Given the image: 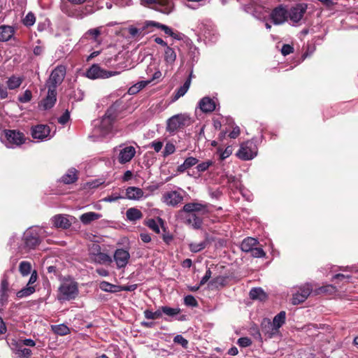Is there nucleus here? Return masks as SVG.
<instances>
[{
	"instance_id": "nucleus-64",
	"label": "nucleus",
	"mask_w": 358,
	"mask_h": 358,
	"mask_svg": "<svg viewBox=\"0 0 358 358\" xmlns=\"http://www.w3.org/2000/svg\"><path fill=\"white\" fill-rule=\"evenodd\" d=\"M240 134V129L238 127H235L233 128V130L229 133V136L231 138H236Z\"/></svg>"
},
{
	"instance_id": "nucleus-42",
	"label": "nucleus",
	"mask_w": 358,
	"mask_h": 358,
	"mask_svg": "<svg viewBox=\"0 0 358 358\" xmlns=\"http://www.w3.org/2000/svg\"><path fill=\"white\" fill-rule=\"evenodd\" d=\"M207 245V241H203L200 243H190L189 244V248L192 252H198L203 250Z\"/></svg>"
},
{
	"instance_id": "nucleus-18",
	"label": "nucleus",
	"mask_w": 358,
	"mask_h": 358,
	"mask_svg": "<svg viewBox=\"0 0 358 358\" xmlns=\"http://www.w3.org/2000/svg\"><path fill=\"white\" fill-rule=\"evenodd\" d=\"M183 200V196L176 190L165 192L162 196V201L168 206H176Z\"/></svg>"
},
{
	"instance_id": "nucleus-61",
	"label": "nucleus",
	"mask_w": 358,
	"mask_h": 358,
	"mask_svg": "<svg viewBox=\"0 0 358 358\" xmlns=\"http://www.w3.org/2000/svg\"><path fill=\"white\" fill-rule=\"evenodd\" d=\"M150 147L153 148L156 152H159L163 147V143L159 141H154L150 143Z\"/></svg>"
},
{
	"instance_id": "nucleus-30",
	"label": "nucleus",
	"mask_w": 358,
	"mask_h": 358,
	"mask_svg": "<svg viewBox=\"0 0 358 358\" xmlns=\"http://www.w3.org/2000/svg\"><path fill=\"white\" fill-rule=\"evenodd\" d=\"M206 206L200 203H188L182 208V211L186 213H193L196 211H204Z\"/></svg>"
},
{
	"instance_id": "nucleus-4",
	"label": "nucleus",
	"mask_w": 358,
	"mask_h": 358,
	"mask_svg": "<svg viewBox=\"0 0 358 358\" xmlns=\"http://www.w3.org/2000/svg\"><path fill=\"white\" fill-rule=\"evenodd\" d=\"M25 140L24 134L16 130H5L4 136L1 137V141L8 148L20 146L24 143Z\"/></svg>"
},
{
	"instance_id": "nucleus-5",
	"label": "nucleus",
	"mask_w": 358,
	"mask_h": 358,
	"mask_svg": "<svg viewBox=\"0 0 358 358\" xmlns=\"http://www.w3.org/2000/svg\"><path fill=\"white\" fill-rule=\"evenodd\" d=\"M141 3L166 15L170 14L174 8L172 0H141Z\"/></svg>"
},
{
	"instance_id": "nucleus-25",
	"label": "nucleus",
	"mask_w": 358,
	"mask_h": 358,
	"mask_svg": "<svg viewBox=\"0 0 358 358\" xmlns=\"http://www.w3.org/2000/svg\"><path fill=\"white\" fill-rule=\"evenodd\" d=\"M15 29L9 25L0 26V41L6 42L9 41L14 35Z\"/></svg>"
},
{
	"instance_id": "nucleus-51",
	"label": "nucleus",
	"mask_w": 358,
	"mask_h": 358,
	"mask_svg": "<svg viewBox=\"0 0 358 358\" xmlns=\"http://www.w3.org/2000/svg\"><path fill=\"white\" fill-rule=\"evenodd\" d=\"M176 150V147L172 143H167L165 145L164 150L163 151V156L164 157L174 153Z\"/></svg>"
},
{
	"instance_id": "nucleus-10",
	"label": "nucleus",
	"mask_w": 358,
	"mask_h": 358,
	"mask_svg": "<svg viewBox=\"0 0 358 358\" xmlns=\"http://www.w3.org/2000/svg\"><path fill=\"white\" fill-rule=\"evenodd\" d=\"M115 151H118L117 160L120 164H124L129 162L136 155V148L131 145H120L115 148Z\"/></svg>"
},
{
	"instance_id": "nucleus-41",
	"label": "nucleus",
	"mask_w": 358,
	"mask_h": 358,
	"mask_svg": "<svg viewBox=\"0 0 358 358\" xmlns=\"http://www.w3.org/2000/svg\"><path fill=\"white\" fill-rule=\"evenodd\" d=\"M31 264L27 261H22L20 263L19 271L22 276L29 275L31 271Z\"/></svg>"
},
{
	"instance_id": "nucleus-46",
	"label": "nucleus",
	"mask_w": 358,
	"mask_h": 358,
	"mask_svg": "<svg viewBox=\"0 0 358 358\" xmlns=\"http://www.w3.org/2000/svg\"><path fill=\"white\" fill-rule=\"evenodd\" d=\"M101 34L100 28H95L89 29L84 35V38L91 36L94 41H96L97 37Z\"/></svg>"
},
{
	"instance_id": "nucleus-7",
	"label": "nucleus",
	"mask_w": 358,
	"mask_h": 358,
	"mask_svg": "<svg viewBox=\"0 0 358 358\" xmlns=\"http://www.w3.org/2000/svg\"><path fill=\"white\" fill-rule=\"evenodd\" d=\"M89 256L92 262L97 264H103L112 262L111 257L108 255L101 252L100 245L96 243H93L90 248Z\"/></svg>"
},
{
	"instance_id": "nucleus-62",
	"label": "nucleus",
	"mask_w": 358,
	"mask_h": 358,
	"mask_svg": "<svg viewBox=\"0 0 358 358\" xmlns=\"http://www.w3.org/2000/svg\"><path fill=\"white\" fill-rule=\"evenodd\" d=\"M37 278H38L37 272L36 271H34L33 272H31V276L29 278V280L27 285H28L29 287H35L34 285H33V284L36 282Z\"/></svg>"
},
{
	"instance_id": "nucleus-12",
	"label": "nucleus",
	"mask_w": 358,
	"mask_h": 358,
	"mask_svg": "<svg viewBox=\"0 0 358 358\" xmlns=\"http://www.w3.org/2000/svg\"><path fill=\"white\" fill-rule=\"evenodd\" d=\"M66 75V68L64 66H57L51 73L48 80L47 81V87L57 89V86L61 84Z\"/></svg>"
},
{
	"instance_id": "nucleus-37",
	"label": "nucleus",
	"mask_w": 358,
	"mask_h": 358,
	"mask_svg": "<svg viewBox=\"0 0 358 358\" xmlns=\"http://www.w3.org/2000/svg\"><path fill=\"white\" fill-rule=\"evenodd\" d=\"M22 80V78L20 77L12 76L7 81V86L10 90L17 89L21 85Z\"/></svg>"
},
{
	"instance_id": "nucleus-8",
	"label": "nucleus",
	"mask_w": 358,
	"mask_h": 358,
	"mask_svg": "<svg viewBox=\"0 0 358 358\" xmlns=\"http://www.w3.org/2000/svg\"><path fill=\"white\" fill-rule=\"evenodd\" d=\"M117 71H109L101 68L98 64H93L85 73L87 78L92 80L108 78L117 75Z\"/></svg>"
},
{
	"instance_id": "nucleus-47",
	"label": "nucleus",
	"mask_w": 358,
	"mask_h": 358,
	"mask_svg": "<svg viewBox=\"0 0 358 358\" xmlns=\"http://www.w3.org/2000/svg\"><path fill=\"white\" fill-rule=\"evenodd\" d=\"M36 22V17L32 13L27 14L25 17L23 19V24L27 27L32 26Z\"/></svg>"
},
{
	"instance_id": "nucleus-54",
	"label": "nucleus",
	"mask_w": 358,
	"mask_h": 358,
	"mask_svg": "<svg viewBox=\"0 0 358 358\" xmlns=\"http://www.w3.org/2000/svg\"><path fill=\"white\" fill-rule=\"evenodd\" d=\"M31 92L29 90H27L23 95L18 97V100L21 103H27L31 99Z\"/></svg>"
},
{
	"instance_id": "nucleus-17",
	"label": "nucleus",
	"mask_w": 358,
	"mask_h": 358,
	"mask_svg": "<svg viewBox=\"0 0 358 358\" xmlns=\"http://www.w3.org/2000/svg\"><path fill=\"white\" fill-rule=\"evenodd\" d=\"M113 259L116 264L117 268L119 269L123 268L126 267L129 262L130 259V254L128 250L119 248L115 251Z\"/></svg>"
},
{
	"instance_id": "nucleus-58",
	"label": "nucleus",
	"mask_w": 358,
	"mask_h": 358,
	"mask_svg": "<svg viewBox=\"0 0 358 358\" xmlns=\"http://www.w3.org/2000/svg\"><path fill=\"white\" fill-rule=\"evenodd\" d=\"M294 51V48L289 44H284L281 49V52L284 56L288 55Z\"/></svg>"
},
{
	"instance_id": "nucleus-2",
	"label": "nucleus",
	"mask_w": 358,
	"mask_h": 358,
	"mask_svg": "<svg viewBox=\"0 0 358 358\" xmlns=\"http://www.w3.org/2000/svg\"><path fill=\"white\" fill-rule=\"evenodd\" d=\"M121 103V101H115L107 109L101 119L94 121V136L104 137L112 131L113 124L120 115Z\"/></svg>"
},
{
	"instance_id": "nucleus-26",
	"label": "nucleus",
	"mask_w": 358,
	"mask_h": 358,
	"mask_svg": "<svg viewBox=\"0 0 358 358\" xmlns=\"http://www.w3.org/2000/svg\"><path fill=\"white\" fill-rule=\"evenodd\" d=\"M147 27H155L158 29H162L164 31V33L173 38L178 39V37L176 34H175L173 30L168 26L165 24H162L161 23L155 22V21H148L146 22Z\"/></svg>"
},
{
	"instance_id": "nucleus-43",
	"label": "nucleus",
	"mask_w": 358,
	"mask_h": 358,
	"mask_svg": "<svg viewBox=\"0 0 358 358\" xmlns=\"http://www.w3.org/2000/svg\"><path fill=\"white\" fill-rule=\"evenodd\" d=\"M144 316L148 320L159 319L162 316V308L155 312H152L150 310H145L144 311Z\"/></svg>"
},
{
	"instance_id": "nucleus-59",
	"label": "nucleus",
	"mask_w": 358,
	"mask_h": 358,
	"mask_svg": "<svg viewBox=\"0 0 358 358\" xmlns=\"http://www.w3.org/2000/svg\"><path fill=\"white\" fill-rule=\"evenodd\" d=\"M70 119V114L68 110H66L63 115L58 118V122L61 124H65Z\"/></svg>"
},
{
	"instance_id": "nucleus-44",
	"label": "nucleus",
	"mask_w": 358,
	"mask_h": 358,
	"mask_svg": "<svg viewBox=\"0 0 358 358\" xmlns=\"http://www.w3.org/2000/svg\"><path fill=\"white\" fill-rule=\"evenodd\" d=\"M162 313L170 316L174 317L180 313V309L179 308H171L169 306H162Z\"/></svg>"
},
{
	"instance_id": "nucleus-27",
	"label": "nucleus",
	"mask_w": 358,
	"mask_h": 358,
	"mask_svg": "<svg viewBox=\"0 0 358 358\" xmlns=\"http://www.w3.org/2000/svg\"><path fill=\"white\" fill-rule=\"evenodd\" d=\"M258 243L259 242L257 239L252 237H247L243 240L241 244V249L245 252H250Z\"/></svg>"
},
{
	"instance_id": "nucleus-56",
	"label": "nucleus",
	"mask_w": 358,
	"mask_h": 358,
	"mask_svg": "<svg viewBox=\"0 0 358 358\" xmlns=\"http://www.w3.org/2000/svg\"><path fill=\"white\" fill-rule=\"evenodd\" d=\"M237 343L242 348L248 347L252 344L251 340L248 337H242L238 338Z\"/></svg>"
},
{
	"instance_id": "nucleus-63",
	"label": "nucleus",
	"mask_w": 358,
	"mask_h": 358,
	"mask_svg": "<svg viewBox=\"0 0 358 358\" xmlns=\"http://www.w3.org/2000/svg\"><path fill=\"white\" fill-rule=\"evenodd\" d=\"M211 278V271L208 269L200 281V285H204Z\"/></svg>"
},
{
	"instance_id": "nucleus-11",
	"label": "nucleus",
	"mask_w": 358,
	"mask_h": 358,
	"mask_svg": "<svg viewBox=\"0 0 358 358\" xmlns=\"http://www.w3.org/2000/svg\"><path fill=\"white\" fill-rule=\"evenodd\" d=\"M312 290V286L308 283L299 287H296L292 293V304L298 305L305 301L310 294Z\"/></svg>"
},
{
	"instance_id": "nucleus-21",
	"label": "nucleus",
	"mask_w": 358,
	"mask_h": 358,
	"mask_svg": "<svg viewBox=\"0 0 358 358\" xmlns=\"http://www.w3.org/2000/svg\"><path fill=\"white\" fill-rule=\"evenodd\" d=\"M176 52L173 48H171L170 46L164 48V60L167 67L166 71H168L169 69H172L176 59Z\"/></svg>"
},
{
	"instance_id": "nucleus-22",
	"label": "nucleus",
	"mask_w": 358,
	"mask_h": 358,
	"mask_svg": "<svg viewBox=\"0 0 358 358\" xmlns=\"http://www.w3.org/2000/svg\"><path fill=\"white\" fill-rule=\"evenodd\" d=\"M144 197V192L137 187H129L126 189V196L129 200L138 201Z\"/></svg>"
},
{
	"instance_id": "nucleus-13",
	"label": "nucleus",
	"mask_w": 358,
	"mask_h": 358,
	"mask_svg": "<svg viewBox=\"0 0 358 358\" xmlns=\"http://www.w3.org/2000/svg\"><path fill=\"white\" fill-rule=\"evenodd\" d=\"M308 8V5L305 3H297L294 6H292L287 11V17L293 23H298L303 18L305 13Z\"/></svg>"
},
{
	"instance_id": "nucleus-31",
	"label": "nucleus",
	"mask_w": 358,
	"mask_h": 358,
	"mask_svg": "<svg viewBox=\"0 0 358 358\" xmlns=\"http://www.w3.org/2000/svg\"><path fill=\"white\" fill-rule=\"evenodd\" d=\"M77 180V171L76 169H71L62 177L61 181L64 184L73 183Z\"/></svg>"
},
{
	"instance_id": "nucleus-23",
	"label": "nucleus",
	"mask_w": 358,
	"mask_h": 358,
	"mask_svg": "<svg viewBox=\"0 0 358 358\" xmlns=\"http://www.w3.org/2000/svg\"><path fill=\"white\" fill-rule=\"evenodd\" d=\"M0 300L2 304L7 303L9 292V282L8 279V273H6L1 282Z\"/></svg>"
},
{
	"instance_id": "nucleus-33",
	"label": "nucleus",
	"mask_w": 358,
	"mask_h": 358,
	"mask_svg": "<svg viewBox=\"0 0 358 358\" xmlns=\"http://www.w3.org/2000/svg\"><path fill=\"white\" fill-rule=\"evenodd\" d=\"M126 216L128 220L135 222L142 218L143 213L138 208H130L127 210Z\"/></svg>"
},
{
	"instance_id": "nucleus-53",
	"label": "nucleus",
	"mask_w": 358,
	"mask_h": 358,
	"mask_svg": "<svg viewBox=\"0 0 358 358\" xmlns=\"http://www.w3.org/2000/svg\"><path fill=\"white\" fill-rule=\"evenodd\" d=\"M173 341L174 343L182 345L184 348H187L188 346L187 340L181 335L176 336L173 338Z\"/></svg>"
},
{
	"instance_id": "nucleus-29",
	"label": "nucleus",
	"mask_w": 358,
	"mask_h": 358,
	"mask_svg": "<svg viewBox=\"0 0 358 358\" xmlns=\"http://www.w3.org/2000/svg\"><path fill=\"white\" fill-rule=\"evenodd\" d=\"M101 215L94 212H88L80 215V220L83 224H89L92 222L99 220Z\"/></svg>"
},
{
	"instance_id": "nucleus-15",
	"label": "nucleus",
	"mask_w": 358,
	"mask_h": 358,
	"mask_svg": "<svg viewBox=\"0 0 358 358\" xmlns=\"http://www.w3.org/2000/svg\"><path fill=\"white\" fill-rule=\"evenodd\" d=\"M31 136L39 141L49 139L50 136V127L45 124H38L31 127Z\"/></svg>"
},
{
	"instance_id": "nucleus-34",
	"label": "nucleus",
	"mask_w": 358,
	"mask_h": 358,
	"mask_svg": "<svg viewBox=\"0 0 358 358\" xmlns=\"http://www.w3.org/2000/svg\"><path fill=\"white\" fill-rule=\"evenodd\" d=\"M286 321V312L282 310L277 314L273 319L271 322L274 326L280 330V327L285 323Z\"/></svg>"
},
{
	"instance_id": "nucleus-6",
	"label": "nucleus",
	"mask_w": 358,
	"mask_h": 358,
	"mask_svg": "<svg viewBox=\"0 0 358 358\" xmlns=\"http://www.w3.org/2000/svg\"><path fill=\"white\" fill-rule=\"evenodd\" d=\"M191 120L187 114H177L167 120L166 131L169 133H174L179 129L189 125Z\"/></svg>"
},
{
	"instance_id": "nucleus-55",
	"label": "nucleus",
	"mask_w": 358,
	"mask_h": 358,
	"mask_svg": "<svg viewBox=\"0 0 358 358\" xmlns=\"http://www.w3.org/2000/svg\"><path fill=\"white\" fill-rule=\"evenodd\" d=\"M124 197L121 196L120 194L114 193L103 199L105 202H114L120 199H124Z\"/></svg>"
},
{
	"instance_id": "nucleus-38",
	"label": "nucleus",
	"mask_w": 358,
	"mask_h": 358,
	"mask_svg": "<svg viewBox=\"0 0 358 358\" xmlns=\"http://www.w3.org/2000/svg\"><path fill=\"white\" fill-rule=\"evenodd\" d=\"M187 223L194 229H199L202 224V220L194 214L188 215Z\"/></svg>"
},
{
	"instance_id": "nucleus-1",
	"label": "nucleus",
	"mask_w": 358,
	"mask_h": 358,
	"mask_svg": "<svg viewBox=\"0 0 358 358\" xmlns=\"http://www.w3.org/2000/svg\"><path fill=\"white\" fill-rule=\"evenodd\" d=\"M42 228L35 227L27 229L24 233L21 240L16 236H13L9 240V245L12 249L24 254L31 250L35 249L41 241Z\"/></svg>"
},
{
	"instance_id": "nucleus-9",
	"label": "nucleus",
	"mask_w": 358,
	"mask_h": 358,
	"mask_svg": "<svg viewBox=\"0 0 358 358\" xmlns=\"http://www.w3.org/2000/svg\"><path fill=\"white\" fill-rule=\"evenodd\" d=\"M257 148L252 141H247L241 144L236 153L237 157L242 160H250L257 156Z\"/></svg>"
},
{
	"instance_id": "nucleus-20",
	"label": "nucleus",
	"mask_w": 358,
	"mask_h": 358,
	"mask_svg": "<svg viewBox=\"0 0 358 358\" xmlns=\"http://www.w3.org/2000/svg\"><path fill=\"white\" fill-rule=\"evenodd\" d=\"M57 89L48 87V94L46 97L42 101L41 106L45 110L53 107L57 101Z\"/></svg>"
},
{
	"instance_id": "nucleus-40",
	"label": "nucleus",
	"mask_w": 358,
	"mask_h": 358,
	"mask_svg": "<svg viewBox=\"0 0 358 358\" xmlns=\"http://www.w3.org/2000/svg\"><path fill=\"white\" fill-rule=\"evenodd\" d=\"M36 291L35 287H29L26 285L24 288L16 293V296L19 299L27 297L31 295Z\"/></svg>"
},
{
	"instance_id": "nucleus-36",
	"label": "nucleus",
	"mask_w": 358,
	"mask_h": 358,
	"mask_svg": "<svg viewBox=\"0 0 358 358\" xmlns=\"http://www.w3.org/2000/svg\"><path fill=\"white\" fill-rule=\"evenodd\" d=\"M52 330L57 335L66 336L70 333L69 328L64 324L51 326Z\"/></svg>"
},
{
	"instance_id": "nucleus-52",
	"label": "nucleus",
	"mask_w": 358,
	"mask_h": 358,
	"mask_svg": "<svg viewBox=\"0 0 358 358\" xmlns=\"http://www.w3.org/2000/svg\"><path fill=\"white\" fill-rule=\"evenodd\" d=\"M184 303L187 306L196 307L198 303L192 295H187L184 299Z\"/></svg>"
},
{
	"instance_id": "nucleus-16",
	"label": "nucleus",
	"mask_w": 358,
	"mask_h": 358,
	"mask_svg": "<svg viewBox=\"0 0 358 358\" xmlns=\"http://www.w3.org/2000/svg\"><path fill=\"white\" fill-rule=\"evenodd\" d=\"M261 331L268 338H272L280 335V331L268 318H264L261 323Z\"/></svg>"
},
{
	"instance_id": "nucleus-28",
	"label": "nucleus",
	"mask_w": 358,
	"mask_h": 358,
	"mask_svg": "<svg viewBox=\"0 0 358 358\" xmlns=\"http://www.w3.org/2000/svg\"><path fill=\"white\" fill-rule=\"evenodd\" d=\"M164 220L160 217L150 219L146 222V225L157 234L160 233V227H164Z\"/></svg>"
},
{
	"instance_id": "nucleus-39",
	"label": "nucleus",
	"mask_w": 358,
	"mask_h": 358,
	"mask_svg": "<svg viewBox=\"0 0 358 358\" xmlns=\"http://www.w3.org/2000/svg\"><path fill=\"white\" fill-rule=\"evenodd\" d=\"M191 83V78H189L186 80L183 85H182L176 92L175 94V99H178L180 97L184 96L189 88Z\"/></svg>"
},
{
	"instance_id": "nucleus-35",
	"label": "nucleus",
	"mask_w": 358,
	"mask_h": 358,
	"mask_svg": "<svg viewBox=\"0 0 358 358\" xmlns=\"http://www.w3.org/2000/svg\"><path fill=\"white\" fill-rule=\"evenodd\" d=\"M250 297L252 299L263 301L266 298V295L262 288L255 287L250 291Z\"/></svg>"
},
{
	"instance_id": "nucleus-3",
	"label": "nucleus",
	"mask_w": 358,
	"mask_h": 358,
	"mask_svg": "<svg viewBox=\"0 0 358 358\" xmlns=\"http://www.w3.org/2000/svg\"><path fill=\"white\" fill-rule=\"evenodd\" d=\"M57 299L59 301L74 299L78 294L77 282L73 280H64L59 287Z\"/></svg>"
},
{
	"instance_id": "nucleus-32",
	"label": "nucleus",
	"mask_w": 358,
	"mask_h": 358,
	"mask_svg": "<svg viewBox=\"0 0 358 358\" xmlns=\"http://www.w3.org/2000/svg\"><path fill=\"white\" fill-rule=\"evenodd\" d=\"M99 288L104 292L115 293L121 292V286L111 284L106 281H102L99 284Z\"/></svg>"
},
{
	"instance_id": "nucleus-48",
	"label": "nucleus",
	"mask_w": 358,
	"mask_h": 358,
	"mask_svg": "<svg viewBox=\"0 0 358 358\" xmlns=\"http://www.w3.org/2000/svg\"><path fill=\"white\" fill-rule=\"evenodd\" d=\"M217 152L220 155V158L223 160L226 158L229 157L232 153V148L230 146L227 147L224 150L222 149L219 148L217 150Z\"/></svg>"
},
{
	"instance_id": "nucleus-19",
	"label": "nucleus",
	"mask_w": 358,
	"mask_h": 358,
	"mask_svg": "<svg viewBox=\"0 0 358 358\" xmlns=\"http://www.w3.org/2000/svg\"><path fill=\"white\" fill-rule=\"evenodd\" d=\"M271 18L275 24H281L287 19V10L282 7H278L273 10Z\"/></svg>"
},
{
	"instance_id": "nucleus-57",
	"label": "nucleus",
	"mask_w": 358,
	"mask_h": 358,
	"mask_svg": "<svg viewBox=\"0 0 358 358\" xmlns=\"http://www.w3.org/2000/svg\"><path fill=\"white\" fill-rule=\"evenodd\" d=\"M18 354L22 357L29 358L31 356V351L28 348L20 347L18 350Z\"/></svg>"
},
{
	"instance_id": "nucleus-24",
	"label": "nucleus",
	"mask_w": 358,
	"mask_h": 358,
	"mask_svg": "<svg viewBox=\"0 0 358 358\" xmlns=\"http://www.w3.org/2000/svg\"><path fill=\"white\" fill-rule=\"evenodd\" d=\"M199 106L203 113H210L215 109L216 104L213 99L205 96L199 102Z\"/></svg>"
},
{
	"instance_id": "nucleus-50",
	"label": "nucleus",
	"mask_w": 358,
	"mask_h": 358,
	"mask_svg": "<svg viewBox=\"0 0 358 358\" xmlns=\"http://www.w3.org/2000/svg\"><path fill=\"white\" fill-rule=\"evenodd\" d=\"M213 164V161L208 160L197 164L196 169L199 172H204Z\"/></svg>"
},
{
	"instance_id": "nucleus-60",
	"label": "nucleus",
	"mask_w": 358,
	"mask_h": 358,
	"mask_svg": "<svg viewBox=\"0 0 358 358\" xmlns=\"http://www.w3.org/2000/svg\"><path fill=\"white\" fill-rule=\"evenodd\" d=\"M184 162L187 164V168L189 169L196 165L198 163L199 160L195 157H189L185 159Z\"/></svg>"
},
{
	"instance_id": "nucleus-45",
	"label": "nucleus",
	"mask_w": 358,
	"mask_h": 358,
	"mask_svg": "<svg viewBox=\"0 0 358 358\" xmlns=\"http://www.w3.org/2000/svg\"><path fill=\"white\" fill-rule=\"evenodd\" d=\"M243 9L246 13H250L253 16H256V13L258 12L259 6L254 2H251L248 4H245L243 6Z\"/></svg>"
},
{
	"instance_id": "nucleus-14",
	"label": "nucleus",
	"mask_w": 358,
	"mask_h": 358,
	"mask_svg": "<svg viewBox=\"0 0 358 358\" xmlns=\"http://www.w3.org/2000/svg\"><path fill=\"white\" fill-rule=\"evenodd\" d=\"M74 220H76V218L73 216L64 214H58L53 216L50 221L53 227L55 228L66 229L71 226L72 222Z\"/></svg>"
},
{
	"instance_id": "nucleus-49",
	"label": "nucleus",
	"mask_w": 358,
	"mask_h": 358,
	"mask_svg": "<svg viewBox=\"0 0 358 358\" xmlns=\"http://www.w3.org/2000/svg\"><path fill=\"white\" fill-rule=\"evenodd\" d=\"M250 252H251V255L255 258L264 257L266 256V252L261 248L255 247Z\"/></svg>"
}]
</instances>
